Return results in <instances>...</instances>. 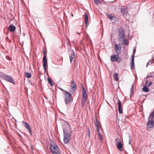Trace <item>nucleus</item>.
<instances>
[{
    "label": "nucleus",
    "mask_w": 154,
    "mask_h": 154,
    "mask_svg": "<svg viewBox=\"0 0 154 154\" xmlns=\"http://www.w3.org/2000/svg\"><path fill=\"white\" fill-rule=\"evenodd\" d=\"M119 55L116 54H114L111 56V60L112 62L116 61L117 62L119 63L121 61V58L119 57Z\"/></svg>",
    "instance_id": "9d476101"
},
{
    "label": "nucleus",
    "mask_w": 154,
    "mask_h": 154,
    "mask_svg": "<svg viewBox=\"0 0 154 154\" xmlns=\"http://www.w3.org/2000/svg\"><path fill=\"white\" fill-rule=\"evenodd\" d=\"M153 17L154 18V15H153Z\"/></svg>",
    "instance_id": "79ce46f5"
},
{
    "label": "nucleus",
    "mask_w": 154,
    "mask_h": 154,
    "mask_svg": "<svg viewBox=\"0 0 154 154\" xmlns=\"http://www.w3.org/2000/svg\"><path fill=\"white\" fill-rule=\"evenodd\" d=\"M71 16H72V17H73V14H71Z\"/></svg>",
    "instance_id": "4c0bfd02"
},
{
    "label": "nucleus",
    "mask_w": 154,
    "mask_h": 154,
    "mask_svg": "<svg viewBox=\"0 0 154 154\" xmlns=\"http://www.w3.org/2000/svg\"><path fill=\"white\" fill-rule=\"evenodd\" d=\"M48 83L50 84L51 86H52L53 85V82L51 79L48 78Z\"/></svg>",
    "instance_id": "5701e85b"
},
{
    "label": "nucleus",
    "mask_w": 154,
    "mask_h": 154,
    "mask_svg": "<svg viewBox=\"0 0 154 154\" xmlns=\"http://www.w3.org/2000/svg\"><path fill=\"white\" fill-rule=\"evenodd\" d=\"M134 84H132V85L131 88V91L132 93H133V90L134 89Z\"/></svg>",
    "instance_id": "c756f323"
},
{
    "label": "nucleus",
    "mask_w": 154,
    "mask_h": 154,
    "mask_svg": "<svg viewBox=\"0 0 154 154\" xmlns=\"http://www.w3.org/2000/svg\"><path fill=\"white\" fill-rule=\"evenodd\" d=\"M88 134L89 135V136H90V131L89 130H88Z\"/></svg>",
    "instance_id": "c9c22d12"
},
{
    "label": "nucleus",
    "mask_w": 154,
    "mask_h": 154,
    "mask_svg": "<svg viewBox=\"0 0 154 154\" xmlns=\"http://www.w3.org/2000/svg\"><path fill=\"white\" fill-rule=\"evenodd\" d=\"M6 38H8V37H6Z\"/></svg>",
    "instance_id": "a19ab883"
},
{
    "label": "nucleus",
    "mask_w": 154,
    "mask_h": 154,
    "mask_svg": "<svg viewBox=\"0 0 154 154\" xmlns=\"http://www.w3.org/2000/svg\"><path fill=\"white\" fill-rule=\"evenodd\" d=\"M94 2L95 3L97 4L100 3V2L98 0H94Z\"/></svg>",
    "instance_id": "c85d7f7f"
},
{
    "label": "nucleus",
    "mask_w": 154,
    "mask_h": 154,
    "mask_svg": "<svg viewBox=\"0 0 154 154\" xmlns=\"http://www.w3.org/2000/svg\"><path fill=\"white\" fill-rule=\"evenodd\" d=\"M119 44H116L115 45V50L116 51V54L120 55L121 52V46Z\"/></svg>",
    "instance_id": "f8f14e48"
},
{
    "label": "nucleus",
    "mask_w": 154,
    "mask_h": 154,
    "mask_svg": "<svg viewBox=\"0 0 154 154\" xmlns=\"http://www.w3.org/2000/svg\"><path fill=\"white\" fill-rule=\"evenodd\" d=\"M121 11L122 13L124 14L125 12H126V13L127 14H128V12L126 11V9L125 8H122L121 9Z\"/></svg>",
    "instance_id": "b1692460"
},
{
    "label": "nucleus",
    "mask_w": 154,
    "mask_h": 154,
    "mask_svg": "<svg viewBox=\"0 0 154 154\" xmlns=\"http://www.w3.org/2000/svg\"><path fill=\"white\" fill-rule=\"evenodd\" d=\"M154 117V115L153 113L150 114L146 124L147 128L148 130L150 131L152 129L154 126V122L153 121V119Z\"/></svg>",
    "instance_id": "20e7f679"
},
{
    "label": "nucleus",
    "mask_w": 154,
    "mask_h": 154,
    "mask_svg": "<svg viewBox=\"0 0 154 154\" xmlns=\"http://www.w3.org/2000/svg\"><path fill=\"white\" fill-rule=\"evenodd\" d=\"M148 63H147V65H146V66H147V65H148Z\"/></svg>",
    "instance_id": "ea45409f"
},
{
    "label": "nucleus",
    "mask_w": 154,
    "mask_h": 154,
    "mask_svg": "<svg viewBox=\"0 0 154 154\" xmlns=\"http://www.w3.org/2000/svg\"><path fill=\"white\" fill-rule=\"evenodd\" d=\"M77 89V85L75 81L72 80L71 81L70 87L69 89V91L71 93H73Z\"/></svg>",
    "instance_id": "1a4fd4ad"
},
{
    "label": "nucleus",
    "mask_w": 154,
    "mask_h": 154,
    "mask_svg": "<svg viewBox=\"0 0 154 154\" xmlns=\"http://www.w3.org/2000/svg\"><path fill=\"white\" fill-rule=\"evenodd\" d=\"M151 77H152V76H151V75H148L146 76V79H147Z\"/></svg>",
    "instance_id": "72a5a7b5"
},
{
    "label": "nucleus",
    "mask_w": 154,
    "mask_h": 154,
    "mask_svg": "<svg viewBox=\"0 0 154 154\" xmlns=\"http://www.w3.org/2000/svg\"><path fill=\"white\" fill-rule=\"evenodd\" d=\"M66 128H63V141L65 144L69 143L71 138L70 126L68 122L66 123L65 126Z\"/></svg>",
    "instance_id": "f257e3e1"
},
{
    "label": "nucleus",
    "mask_w": 154,
    "mask_h": 154,
    "mask_svg": "<svg viewBox=\"0 0 154 154\" xmlns=\"http://www.w3.org/2000/svg\"><path fill=\"white\" fill-rule=\"evenodd\" d=\"M75 57V53L74 51H72V52L69 56V59L70 60V62L71 63H72L73 59H74Z\"/></svg>",
    "instance_id": "f3484780"
},
{
    "label": "nucleus",
    "mask_w": 154,
    "mask_h": 154,
    "mask_svg": "<svg viewBox=\"0 0 154 154\" xmlns=\"http://www.w3.org/2000/svg\"><path fill=\"white\" fill-rule=\"evenodd\" d=\"M94 124L96 128L99 127V126L100 125L99 122H98L97 119L96 118V121L94 122Z\"/></svg>",
    "instance_id": "6ab92c4d"
},
{
    "label": "nucleus",
    "mask_w": 154,
    "mask_h": 154,
    "mask_svg": "<svg viewBox=\"0 0 154 154\" xmlns=\"http://www.w3.org/2000/svg\"><path fill=\"white\" fill-rule=\"evenodd\" d=\"M124 44L126 45H127L129 44V42L127 39H125L124 40Z\"/></svg>",
    "instance_id": "bb28decb"
},
{
    "label": "nucleus",
    "mask_w": 154,
    "mask_h": 154,
    "mask_svg": "<svg viewBox=\"0 0 154 154\" xmlns=\"http://www.w3.org/2000/svg\"><path fill=\"white\" fill-rule=\"evenodd\" d=\"M43 66L45 72L46 70V66H47V56H46V52H45L44 53V56L43 58Z\"/></svg>",
    "instance_id": "9b49d317"
},
{
    "label": "nucleus",
    "mask_w": 154,
    "mask_h": 154,
    "mask_svg": "<svg viewBox=\"0 0 154 154\" xmlns=\"http://www.w3.org/2000/svg\"><path fill=\"white\" fill-rule=\"evenodd\" d=\"M118 74L117 73H115L114 75L113 78L116 81H117L118 80Z\"/></svg>",
    "instance_id": "a211bd4d"
},
{
    "label": "nucleus",
    "mask_w": 154,
    "mask_h": 154,
    "mask_svg": "<svg viewBox=\"0 0 154 154\" xmlns=\"http://www.w3.org/2000/svg\"><path fill=\"white\" fill-rule=\"evenodd\" d=\"M125 30L124 29L121 27L119 29V34L118 37V40L120 45H122L124 43L125 38Z\"/></svg>",
    "instance_id": "f03ea898"
},
{
    "label": "nucleus",
    "mask_w": 154,
    "mask_h": 154,
    "mask_svg": "<svg viewBox=\"0 0 154 154\" xmlns=\"http://www.w3.org/2000/svg\"><path fill=\"white\" fill-rule=\"evenodd\" d=\"M99 127L97 128V132L98 134L100 133V131H99Z\"/></svg>",
    "instance_id": "473e14b6"
},
{
    "label": "nucleus",
    "mask_w": 154,
    "mask_h": 154,
    "mask_svg": "<svg viewBox=\"0 0 154 154\" xmlns=\"http://www.w3.org/2000/svg\"><path fill=\"white\" fill-rule=\"evenodd\" d=\"M111 37L112 38V34H111Z\"/></svg>",
    "instance_id": "58836bf2"
},
{
    "label": "nucleus",
    "mask_w": 154,
    "mask_h": 154,
    "mask_svg": "<svg viewBox=\"0 0 154 154\" xmlns=\"http://www.w3.org/2000/svg\"><path fill=\"white\" fill-rule=\"evenodd\" d=\"M115 142L117 149L120 151H122L123 150L122 147L123 145V143H122V142L121 138H117L115 140Z\"/></svg>",
    "instance_id": "0eeeda50"
},
{
    "label": "nucleus",
    "mask_w": 154,
    "mask_h": 154,
    "mask_svg": "<svg viewBox=\"0 0 154 154\" xmlns=\"http://www.w3.org/2000/svg\"><path fill=\"white\" fill-rule=\"evenodd\" d=\"M84 15L85 23L86 24V27H87V24L88 22V17L87 14L86 13H85Z\"/></svg>",
    "instance_id": "2eb2a0df"
},
{
    "label": "nucleus",
    "mask_w": 154,
    "mask_h": 154,
    "mask_svg": "<svg viewBox=\"0 0 154 154\" xmlns=\"http://www.w3.org/2000/svg\"><path fill=\"white\" fill-rule=\"evenodd\" d=\"M82 106H83L84 105L85 103V102L87 98V95L86 94L85 89L83 87H82Z\"/></svg>",
    "instance_id": "6e6552de"
},
{
    "label": "nucleus",
    "mask_w": 154,
    "mask_h": 154,
    "mask_svg": "<svg viewBox=\"0 0 154 154\" xmlns=\"http://www.w3.org/2000/svg\"><path fill=\"white\" fill-rule=\"evenodd\" d=\"M136 52V48L135 49H133V55H135V53Z\"/></svg>",
    "instance_id": "2f4dec72"
},
{
    "label": "nucleus",
    "mask_w": 154,
    "mask_h": 154,
    "mask_svg": "<svg viewBox=\"0 0 154 154\" xmlns=\"http://www.w3.org/2000/svg\"><path fill=\"white\" fill-rule=\"evenodd\" d=\"M118 109L119 112L120 113H121L122 112V106H121V103L119 100V101L118 102Z\"/></svg>",
    "instance_id": "dca6fc26"
},
{
    "label": "nucleus",
    "mask_w": 154,
    "mask_h": 154,
    "mask_svg": "<svg viewBox=\"0 0 154 154\" xmlns=\"http://www.w3.org/2000/svg\"><path fill=\"white\" fill-rule=\"evenodd\" d=\"M0 76H1L6 81L12 83L14 84H15L14 81L11 76L5 74L3 73H0Z\"/></svg>",
    "instance_id": "423d86ee"
},
{
    "label": "nucleus",
    "mask_w": 154,
    "mask_h": 154,
    "mask_svg": "<svg viewBox=\"0 0 154 154\" xmlns=\"http://www.w3.org/2000/svg\"><path fill=\"white\" fill-rule=\"evenodd\" d=\"M50 148L53 154H60L61 153L58 146L55 143L51 144Z\"/></svg>",
    "instance_id": "39448f33"
},
{
    "label": "nucleus",
    "mask_w": 154,
    "mask_h": 154,
    "mask_svg": "<svg viewBox=\"0 0 154 154\" xmlns=\"http://www.w3.org/2000/svg\"><path fill=\"white\" fill-rule=\"evenodd\" d=\"M149 82L147 80H146V81L145 84H146V85L147 87L150 86L152 84V82H149V84H148Z\"/></svg>",
    "instance_id": "aec40b11"
},
{
    "label": "nucleus",
    "mask_w": 154,
    "mask_h": 154,
    "mask_svg": "<svg viewBox=\"0 0 154 154\" xmlns=\"http://www.w3.org/2000/svg\"><path fill=\"white\" fill-rule=\"evenodd\" d=\"M61 90L65 91L64 95V101L66 105L69 104L72 100V97L71 94L68 91L60 88Z\"/></svg>",
    "instance_id": "7ed1b4c3"
},
{
    "label": "nucleus",
    "mask_w": 154,
    "mask_h": 154,
    "mask_svg": "<svg viewBox=\"0 0 154 154\" xmlns=\"http://www.w3.org/2000/svg\"><path fill=\"white\" fill-rule=\"evenodd\" d=\"M143 91L144 92H147L149 91V89L146 86H144L143 88Z\"/></svg>",
    "instance_id": "4be33fe9"
},
{
    "label": "nucleus",
    "mask_w": 154,
    "mask_h": 154,
    "mask_svg": "<svg viewBox=\"0 0 154 154\" xmlns=\"http://www.w3.org/2000/svg\"><path fill=\"white\" fill-rule=\"evenodd\" d=\"M129 137V139H128V142H129V144H130L131 143V135H129L128 136Z\"/></svg>",
    "instance_id": "cd10ccee"
},
{
    "label": "nucleus",
    "mask_w": 154,
    "mask_h": 154,
    "mask_svg": "<svg viewBox=\"0 0 154 154\" xmlns=\"http://www.w3.org/2000/svg\"><path fill=\"white\" fill-rule=\"evenodd\" d=\"M98 137H100V139H99L100 141V142H102L103 140H102V135H101V134L100 133L98 134Z\"/></svg>",
    "instance_id": "393cba45"
},
{
    "label": "nucleus",
    "mask_w": 154,
    "mask_h": 154,
    "mask_svg": "<svg viewBox=\"0 0 154 154\" xmlns=\"http://www.w3.org/2000/svg\"><path fill=\"white\" fill-rule=\"evenodd\" d=\"M23 123L26 128L29 132L30 134L32 135V131L30 127V125L24 121L23 122Z\"/></svg>",
    "instance_id": "ddd939ff"
},
{
    "label": "nucleus",
    "mask_w": 154,
    "mask_h": 154,
    "mask_svg": "<svg viewBox=\"0 0 154 154\" xmlns=\"http://www.w3.org/2000/svg\"><path fill=\"white\" fill-rule=\"evenodd\" d=\"M134 55H132V57L131 58V61L134 62Z\"/></svg>",
    "instance_id": "7c9ffc66"
},
{
    "label": "nucleus",
    "mask_w": 154,
    "mask_h": 154,
    "mask_svg": "<svg viewBox=\"0 0 154 154\" xmlns=\"http://www.w3.org/2000/svg\"><path fill=\"white\" fill-rule=\"evenodd\" d=\"M15 26L13 25H10L8 28V30L12 32H13L15 30Z\"/></svg>",
    "instance_id": "4468645a"
},
{
    "label": "nucleus",
    "mask_w": 154,
    "mask_h": 154,
    "mask_svg": "<svg viewBox=\"0 0 154 154\" xmlns=\"http://www.w3.org/2000/svg\"><path fill=\"white\" fill-rule=\"evenodd\" d=\"M109 17L111 20L113 18V17L112 16H109Z\"/></svg>",
    "instance_id": "f704fd0d"
},
{
    "label": "nucleus",
    "mask_w": 154,
    "mask_h": 154,
    "mask_svg": "<svg viewBox=\"0 0 154 154\" xmlns=\"http://www.w3.org/2000/svg\"><path fill=\"white\" fill-rule=\"evenodd\" d=\"M131 69H133L134 68V62L131 61Z\"/></svg>",
    "instance_id": "a878e982"
},
{
    "label": "nucleus",
    "mask_w": 154,
    "mask_h": 154,
    "mask_svg": "<svg viewBox=\"0 0 154 154\" xmlns=\"http://www.w3.org/2000/svg\"><path fill=\"white\" fill-rule=\"evenodd\" d=\"M25 75L26 76L27 78H30L32 76L31 74L28 72L25 73Z\"/></svg>",
    "instance_id": "412c9836"
},
{
    "label": "nucleus",
    "mask_w": 154,
    "mask_h": 154,
    "mask_svg": "<svg viewBox=\"0 0 154 154\" xmlns=\"http://www.w3.org/2000/svg\"><path fill=\"white\" fill-rule=\"evenodd\" d=\"M81 32H82L79 33H78V32H77V33H79V34H80V33H81Z\"/></svg>",
    "instance_id": "e433bc0d"
}]
</instances>
